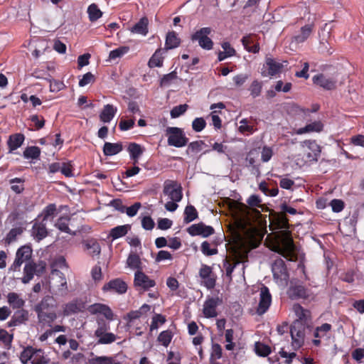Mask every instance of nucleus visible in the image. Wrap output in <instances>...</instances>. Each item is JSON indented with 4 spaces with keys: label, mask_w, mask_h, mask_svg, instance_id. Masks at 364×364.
<instances>
[{
    "label": "nucleus",
    "mask_w": 364,
    "mask_h": 364,
    "mask_svg": "<svg viewBox=\"0 0 364 364\" xmlns=\"http://www.w3.org/2000/svg\"><path fill=\"white\" fill-rule=\"evenodd\" d=\"M36 348L32 346H28L23 349L20 355V360L23 364H26L29 360H32Z\"/></svg>",
    "instance_id": "a18cd8bd"
},
{
    "label": "nucleus",
    "mask_w": 364,
    "mask_h": 364,
    "mask_svg": "<svg viewBox=\"0 0 364 364\" xmlns=\"http://www.w3.org/2000/svg\"><path fill=\"white\" fill-rule=\"evenodd\" d=\"M188 107V106L186 104L173 107L171 110V117L172 118H177L180 117L186 112Z\"/></svg>",
    "instance_id": "e2e57ef3"
},
{
    "label": "nucleus",
    "mask_w": 364,
    "mask_h": 364,
    "mask_svg": "<svg viewBox=\"0 0 364 364\" xmlns=\"http://www.w3.org/2000/svg\"><path fill=\"white\" fill-rule=\"evenodd\" d=\"M127 263L129 267L141 270V262L136 254H130L127 258Z\"/></svg>",
    "instance_id": "49530a36"
},
{
    "label": "nucleus",
    "mask_w": 364,
    "mask_h": 364,
    "mask_svg": "<svg viewBox=\"0 0 364 364\" xmlns=\"http://www.w3.org/2000/svg\"><path fill=\"white\" fill-rule=\"evenodd\" d=\"M90 364H121L119 362H114L112 357L96 356L89 360Z\"/></svg>",
    "instance_id": "3c124183"
},
{
    "label": "nucleus",
    "mask_w": 364,
    "mask_h": 364,
    "mask_svg": "<svg viewBox=\"0 0 364 364\" xmlns=\"http://www.w3.org/2000/svg\"><path fill=\"white\" fill-rule=\"evenodd\" d=\"M272 303V295L267 287L263 286L259 294V301L257 308V313L262 315L267 311Z\"/></svg>",
    "instance_id": "4468645a"
},
{
    "label": "nucleus",
    "mask_w": 364,
    "mask_h": 364,
    "mask_svg": "<svg viewBox=\"0 0 364 364\" xmlns=\"http://www.w3.org/2000/svg\"><path fill=\"white\" fill-rule=\"evenodd\" d=\"M85 250L92 257H99L101 253V247L98 241L95 238H88L82 242Z\"/></svg>",
    "instance_id": "393cba45"
},
{
    "label": "nucleus",
    "mask_w": 364,
    "mask_h": 364,
    "mask_svg": "<svg viewBox=\"0 0 364 364\" xmlns=\"http://www.w3.org/2000/svg\"><path fill=\"white\" fill-rule=\"evenodd\" d=\"M223 350L220 344L213 343L212 346V352L210 360H217L222 358Z\"/></svg>",
    "instance_id": "338daca9"
},
{
    "label": "nucleus",
    "mask_w": 364,
    "mask_h": 364,
    "mask_svg": "<svg viewBox=\"0 0 364 364\" xmlns=\"http://www.w3.org/2000/svg\"><path fill=\"white\" fill-rule=\"evenodd\" d=\"M145 148L136 142H130L127 146V151L129 154L130 159L133 161V164L139 163V160L144 154Z\"/></svg>",
    "instance_id": "b1692460"
},
{
    "label": "nucleus",
    "mask_w": 364,
    "mask_h": 364,
    "mask_svg": "<svg viewBox=\"0 0 364 364\" xmlns=\"http://www.w3.org/2000/svg\"><path fill=\"white\" fill-rule=\"evenodd\" d=\"M283 67L282 63L275 61L273 58H267L263 66L265 70H262L261 74L263 77L274 76L282 72Z\"/></svg>",
    "instance_id": "6ab92c4d"
},
{
    "label": "nucleus",
    "mask_w": 364,
    "mask_h": 364,
    "mask_svg": "<svg viewBox=\"0 0 364 364\" xmlns=\"http://www.w3.org/2000/svg\"><path fill=\"white\" fill-rule=\"evenodd\" d=\"M289 330L292 340V346L295 350L299 349L304 343L305 326L299 323L298 321H294Z\"/></svg>",
    "instance_id": "0eeeda50"
},
{
    "label": "nucleus",
    "mask_w": 364,
    "mask_h": 364,
    "mask_svg": "<svg viewBox=\"0 0 364 364\" xmlns=\"http://www.w3.org/2000/svg\"><path fill=\"white\" fill-rule=\"evenodd\" d=\"M135 124L134 119H122L119 123V128L121 131H127L134 127Z\"/></svg>",
    "instance_id": "774afa93"
},
{
    "label": "nucleus",
    "mask_w": 364,
    "mask_h": 364,
    "mask_svg": "<svg viewBox=\"0 0 364 364\" xmlns=\"http://www.w3.org/2000/svg\"><path fill=\"white\" fill-rule=\"evenodd\" d=\"M292 311L296 316V319L294 321H298L304 326L311 321V311L309 309H304L301 304H294L292 306Z\"/></svg>",
    "instance_id": "412c9836"
},
{
    "label": "nucleus",
    "mask_w": 364,
    "mask_h": 364,
    "mask_svg": "<svg viewBox=\"0 0 364 364\" xmlns=\"http://www.w3.org/2000/svg\"><path fill=\"white\" fill-rule=\"evenodd\" d=\"M70 217L67 215L59 217L55 222L54 226L60 231L66 232L71 235H75V232H73L69 228Z\"/></svg>",
    "instance_id": "c85d7f7f"
},
{
    "label": "nucleus",
    "mask_w": 364,
    "mask_h": 364,
    "mask_svg": "<svg viewBox=\"0 0 364 364\" xmlns=\"http://www.w3.org/2000/svg\"><path fill=\"white\" fill-rule=\"evenodd\" d=\"M323 129V124L321 122H314L296 130V134H303L309 132H319Z\"/></svg>",
    "instance_id": "c9c22d12"
},
{
    "label": "nucleus",
    "mask_w": 364,
    "mask_h": 364,
    "mask_svg": "<svg viewBox=\"0 0 364 364\" xmlns=\"http://www.w3.org/2000/svg\"><path fill=\"white\" fill-rule=\"evenodd\" d=\"M25 179L22 178H14L9 181V183L11 184V189L13 192L16 194H20L23 192Z\"/></svg>",
    "instance_id": "4c0bfd02"
},
{
    "label": "nucleus",
    "mask_w": 364,
    "mask_h": 364,
    "mask_svg": "<svg viewBox=\"0 0 364 364\" xmlns=\"http://www.w3.org/2000/svg\"><path fill=\"white\" fill-rule=\"evenodd\" d=\"M43 352L41 349H36L31 360L32 364H48V360L46 358Z\"/></svg>",
    "instance_id": "864d4df0"
},
{
    "label": "nucleus",
    "mask_w": 364,
    "mask_h": 364,
    "mask_svg": "<svg viewBox=\"0 0 364 364\" xmlns=\"http://www.w3.org/2000/svg\"><path fill=\"white\" fill-rule=\"evenodd\" d=\"M80 311L79 305L74 301L68 303L64 309L63 314L65 316H70L74 314H76Z\"/></svg>",
    "instance_id": "bf43d9fd"
},
{
    "label": "nucleus",
    "mask_w": 364,
    "mask_h": 364,
    "mask_svg": "<svg viewBox=\"0 0 364 364\" xmlns=\"http://www.w3.org/2000/svg\"><path fill=\"white\" fill-rule=\"evenodd\" d=\"M308 144V148L312 151V155L311 154H308L309 158L312 157V159L315 161L318 160V158L321 154V147L318 145L315 141H307L305 142Z\"/></svg>",
    "instance_id": "09e8293b"
},
{
    "label": "nucleus",
    "mask_w": 364,
    "mask_h": 364,
    "mask_svg": "<svg viewBox=\"0 0 364 364\" xmlns=\"http://www.w3.org/2000/svg\"><path fill=\"white\" fill-rule=\"evenodd\" d=\"M172 337L173 335L171 331L168 330L163 331L158 336V341L161 343L164 346L167 347L171 342Z\"/></svg>",
    "instance_id": "603ef678"
},
{
    "label": "nucleus",
    "mask_w": 364,
    "mask_h": 364,
    "mask_svg": "<svg viewBox=\"0 0 364 364\" xmlns=\"http://www.w3.org/2000/svg\"><path fill=\"white\" fill-rule=\"evenodd\" d=\"M213 29L210 27H203L196 31L191 36L193 41H198L199 46H213V42L209 36L211 34Z\"/></svg>",
    "instance_id": "dca6fc26"
},
{
    "label": "nucleus",
    "mask_w": 364,
    "mask_h": 364,
    "mask_svg": "<svg viewBox=\"0 0 364 364\" xmlns=\"http://www.w3.org/2000/svg\"><path fill=\"white\" fill-rule=\"evenodd\" d=\"M331 330L332 326L327 323H323L319 326H316L313 333L315 338L312 340V343L315 346H319L321 343V339L324 338H328Z\"/></svg>",
    "instance_id": "aec40b11"
},
{
    "label": "nucleus",
    "mask_w": 364,
    "mask_h": 364,
    "mask_svg": "<svg viewBox=\"0 0 364 364\" xmlns=\"http://www.w3.org/2000/svg\"><path fill=\"white\" fill-rule=\"evenodd\" d=\"M130 229V225H118L111 229L109 236L112 240H116L126 235Z\"/></svg>",
    "instance_id": "f704fd0d"
},
{
    "label": "nucleus",
    "mask_w": 364,
    "mask_h": 364,
    "mask_svg": "<svg viewBox=\"0 0 364 364\" xmlns=\"http://www.w3.org/2000/svg\"><path fill=\"white\" fill-rule=\"evenodd\" d=\"M204 146L205 144L202 140L192 141L188 145L186 151L188 154H198L203 150Z\"/></svg>",
    "instance_id": "8fccbe9b"
},
{
    "label": "nucleus",
    "mask_w": 364,
    "mask_h": 364,
    "mask_svg": "<svg viewBox=\"0 0 364 364\" xmlns=\"http://www.w3.org/2000/svg\"><path fill=\"white\" fill-rule=\"evenodd\" d=\"M312 81L314 84L319 85L327 90H331L336 88V81L326 77L323 74L316 75L313 77Z\"/></svg>",
    "instance_id": "bb28decb"
},
{
    "label": "nucleus",
    "mask_w": 364,
    "mask_h": 364,
    "mask_svg": "<svg viewBox=\"0 0 364 364\" xmlns=\"http://www.w3.org/2000/svg\"><path fill=\"white\" fill-rule=\"evenodd\" d=\"M314 29V23H308L301 26L291 37V43L299 44L304 43L311 35Z\"/></svg>",
    "instance_id": "f3484780"
},
{
    "label": "nucleus",
    "mask_w": 364,
    "mask_h": 364,
    "mask_svg": "<svg viewBox=\"0 0 364 364\" xmlns=\"http://www.w3.org/2000/svg\"><path fill=\"white\" fill-rule=\"evenodd\" d=\"M238 213L235 225L242 236L234 252V262L237 264L247 262L250 252L259 247L264 237L262 230L252 223L249 206L240 204Z\"/></svg>",
    "instance_id": "f257e3e1"
},
{
    "label": "nucleus",
    "mask_w": 364,
    "mask_h": 364,
    "mask_svg": "<svg viewBox=\"0 0 364 364\" xmlns=\"http://www.w3.org/2000/svg\"><path fill=\"white\" fill-rule=\"evenodd\" d=\"M41 155V149L38 146H32L26 148L23 156L27 159H38Z\"/></svg>",
    "instance_id": "ea45409f"
},
{
    "label": "nucleus",
    "mask_w": 364,
    "mask_h": 364,
    "mask_svg": "<svg viewBox=\"0 0 364 364\" xmlns=\"http://www.w3.org/2000/svg\"><path fill=\"white\" fill-rule=\"evenodd\" d=\"M199 276L208 289H213L215 287L217 277L211 267L203 264L199 269Z\"/></svg>",
    "instance_id": "1a4fd4ad"
},
{
    "label": "nucleus",
    "mask_w": 364,
    "mask_h": 364,
    "mask_svg": "<svg viewBox=\"0 0 364 364\" xmlns=\"http://www.w3.org/2000/svg\"><path fill=\"white\" fill-rule=\"evenodd\" d=\"M174 48L175 47H159L149 59L148 63L149 67L151 68L155 67H161L163 65V61L164 58V55L167 52L168 49H172Z\"/></svg>",
    "instance_id": "5701e85b"
},
{
    "label": "nucleus",
    "mask_w": 364,
    "mask_h": 364,
    "mask_svg": "<svg viewBox=\"0 0 364 364\" xmlns=\"http://www.w3.org/2000/svg\"><path fill=\"white\" fill-rule=\"evenodd\" d=\"M117 109L112 105H105L100 114V119L104 123H109L115 116Z\"/></svg>",
    "instance_id": "c756f323"
},
{
    "label": "nucleus",
    "mask_w": 364,
    "mask_h": 364,
    "mask_svg": "<svg viewBox=\"0 0 364 364\" xmlns=\"http://www.w3.org/2000/svg\"><path fill=\"white\" fill-rule=\"evenodd\" d=\"M32 235L38 242L46 238L48 235L46 222L41 220L35 223L32 227Z\"/></svg>",
    "instance_id": "a878e982"
},
{
    "label": "nucleus",
    "mask_w": 364,
    "mask_h": 364,
    "mask_svg": "<svg viewBox=\"0 0 364 364\" xmlns=\"http://www.w3.org/2000/svg\"><path fill=\"white\" fill-rule=\"evenodd\" d=\"M168 136V144L177 148L183 147L188 144V139L186 136L181 128L168 127L166 130Z\"/></svg>",
    "instance_id": "39448f33"
},
{
    "label": "nucleus",
    "mask_w": 364,
    "mask_h": 364,
    "mask_svg": "<svg viewBox=\"0 0 364 364\" xmlns=\"http://www.w3.org/2000/svg\"><path fill=\"white\" fill-rule=\"evenodd\" d=\"M255 350L257 355L262 357H266L271 353L270 347L259 341L255 343Z\"/></svg>",
    "instance_id": "37998d69"
},
{
    "label": "nucleus",
    "mask_w": 364,
    "mask_h": 364,
    "mask_svg": "<svg viewBox=\"0 0 364 364\" xmlns=\"http://www.w3.org/2000/svg\"><path fill=\"white\" fill-rule=\"evenodd\" d=\"M198 216V211L193 205H187L184 210V223H189Z\"/></svg>",
    "instance_id": "58836bf2"
},
{
    "label": "nucleus",
    "mask_w": 364,
    "mask_h": 364,
    "mask_svg": "<svg viewBox=\"0 0 364 364\" xmlns=\"http://www.w3.org/2000/svg\"><path fill=\"white\" fill-rule=\"evenodd\" d=\"M38 323L43 326L52 327L57 318L55 301L53 296H46L35 306Z\"/></svg>",
    "instance_id": "7ed1b4c3"
},
{
    "label": "nucleus",
    "mask_w": 364,
    "mask_h": 364,
    "mask_svg": "<svg viewBox=\"0 0 364 364\" xmlns=\"http://www.w3.org/2000/svg\"><path fill=\"white\" fill-rule=\"evenodd\" d=\"M28 320V311L24 309L16 311L8 322L9 327L16 326Z\"/></svg>",
    "instance_id": "7c9ffc66"
},
{
    "label": "nucleus",
    "mask_w": 364,
    "mask_h": 364,
    "mask_svg": "<svg viewBox=\"0 0 364 364\" xmlns=\"http://www.w3.org/2000/svg\"><path fill=\"white\" fill-rule=\"evenodd\" d=\"M287 295L291 300L314 299V294L311 289L306 288L301 281H291L287 289Z\"/></svg>",
    "instance_id": "20e7f679"
},
{
    "label": "nucleus",
    "mask_w": 364,
    "mask_h": 364,
    "mask_svg": "<svg viewBox=\"0 0 364 364\" xmlns=\"http://www.w3.org/2000/svg\"><path fill=\"white\" fill-rule=\"evenodd\" d=\"M148 18L146 17H142L130 28V31L133 33L146 36L148 33Z\"/></svg>",
    "instance_id": "72a5a7b5"
},
{
    "label": "nucleus",
    "mask_w": 364,
    "mask_h": 364,
    "mask_svg": "<svg viewBox=\"0 0 364 364\" xmlns=\"http://www.w3.org/2000/svg\"><path fill=\"white\" fill-rule=\"evenodd\" d=\"M58 213L56 205L55 203H50L46 206L41 213L43 216L42 220L46 221L50 217L53 218Z\"/></svg>",
    "instance_id": "79ce46f5"
},
{
    "label": "nucleus",
    "mask_w": 364,
    "mask_h": 364,
    "mask_svg": "<svg viewBox=\"0 0 364 364\" xmlns=\"http://www.w3.org/2000/svg\"><path fill=\"white\" fill-rule=\"evenodd\" d=\"M98 338V344H109L114 342L117 339V336L113 333L106 332L95 336Z\"/></svg>",
    "instance_id": "c03bdc74"
},
{
    "label": "nucleus",
    "mask_w": 364,
    "mask_h": 364,
    "mask_svg": "<svg viewBox=\"0 0 364 364\" xmlns=\"http://www.w3.org/2000/svg\"><path fill=\"white\" fill-rule=\"evenodd\" d=\"M262 89V83L257 80H254L250 86L249 90L253 98L260 95Z\"/></svg>",
    "instance_id": "5fc2aeb1"
},
{
    "label": "nucleus",
    "mask_w": 364,
    "mask_h": 364,
    "mask_svg": "<svg viewBox=\"0 0 364 364\" xmlns=\"http://www.w3.org/2000/svg\"><path fill=\"white\" fill-rule=\"evenodd\" d=\"M45 269V267L42 266L40 269H37V264L33 262H28L26 264L23 268V277L21 278V282L23 284L28 283L33 278L36 273H42Z\"/></svg>",
    "instance_id": "4be33fe9"
},
{
    "label": "nucleus",
    "mask_w": 364,
    "mask_h": 364,
    "mask_svg": "<svg viewBox=\"0 0 364 364\" xmlns=\"http://www.w3.org/2000/svg\"><path fill=\"white\" fill-rule=\"evenodd\" d=\"M128 286L127 283L119 278L114 279L106 283L102 288L104 292L111 291L123 294L127 292Z\"/></svg>",
    "instance_id": "2eb2a0df"
},
{
    "label": "nucleus",
    "mask_w": 364,
    "mask_h": 364,
    "mask_svg": "<svg viewBox=\"0 0 364 364\" xmlns=\"http://www.w3.org/2000/svg\"><path fill=\"white\" fill-rule=\"evenodd\" d=\"M129 47H118L117 48L112 50L109 55V60H115L121 58L129 51Z\"/></svg>",
    "instance_id": "4d7b16f0"
},
{
    "label": "nucleus",
    "mask_w": 364,
    "mask_h": 364,
    "mask_svg": "<svg viewBox=\"0 0 364 364\" xmlns=\"http://www.w3.org/2000/svg\"><path fill=\"white\" fill-rule=\"evenodd\" d=\"M163 193L171 200L181 201L183 198L181 183L174 180H166L164 183Z\"/></svg>",
    "instance_id": "423d86ee"
},
{
    "label": "nucleus",
    "mask_w": 364,
    "mask_h": 364,
    "mask_svg": "<svg viewBox=\"0 0 364 364\" xmlns=\"http://www.w3.org/2000/svg\"><path fill=\"white\" fill-rule=\"evenodd\" d=\"M7 302L14 309H22L25 305V301L16 292H10L8 294Z\"/></svg>",
    "instance_id": "473e14b6"
},
{
    "label": "nucleus",
    "mask_w": 364,
    "mask_h": 364,
    "mask_svg": "<svg viewBox=\"0 0 364 364\" xmlns=\"http://www.w3.org/2000/svg\"><path fill=\"white\" fill-rule=\"evenodd\" d=\"M205 126L206 122L203 117H197L192 122V129L196 132L203 130Z\"/></svg>",
    "instance_id": "0e129e2a"
},
{
    "label": "nucleus",
    "mask_w": 364,
    "mask_h": 364,
    "mask_svg": "<svg viewBox=\"0 0 364 364\" xmlns=\"http://www.w3.org/2000/svg\"><path fill=\"white\" fill-rule=\"evenodd\" d=\"M23 232V228L21 227H17L12 228L6 235L5 238L4 239V243L6 245H10L11 243L15 242L18 237V236L21 235Z\"/></svg>",
    "instance_id": "e433bc0d"
},
{
    "label": "nucleus",
    "mask_w": 364,
    "mask_h": 364,
    "mask_svg": "<svg viewBox=\"0 0 364 364\" xmlns=\"http://www.w3.org/2000/svg\"><path fill=\"white\" fill-rule=\"evenodd\" d=\"M123 150L122 142L111 143L105 142L103 146V154L105 156H110L120 153Z\"/></svg>",
    "instance_id": "2f4dec72"
},
{
    "label": "nucleus",
    "mask_w": 364,
    "mask_h": 364,
    "mask_svg": "<svg viewBox=\"0 0 364 364\" xmlns=\"http://www.w3.org/2000/svg\"><path fill=\"white\" fill-rule=\"evenodd\" d=\"M166 321V319L164 316L156 314L153 317L151 320V323L150 325V331H153L154 330H156L159 328V324L162 325Z\"/></svg>",
    "instance_id": "6e6d98bb"
},
{
    "label": "nucleus",
    "mask_w": 364,
    "mask_h": 364,
    "mask_svg": "<svg viewBox=\"0 0 364 364\" xmlns=\"http://www.w3.org/2000/svg\"><path fill=\"white\" fill-rule=\"evenodd\" d=\"M270 220V228L272 230H279L274 234L269 246L270 249L289 261H296V247L291 232L288 230L289 223L286 214L282 212L275 213Z\"/></svg>",
    "instance_id": "f03ea898"
},
{
    "label": "nucleus",
    "mask_w": 364,
    "mask_h": 364,
    "mask_svg": "<svg viewBox=\"0 0 364 364\" xmlns=\"http://www.w3.org/2000/svg\"><path fill=\"white\" fill-rule=\"evenodd\" d=\"M187 232L191 236L200 235L203 237H208L214 234L215 230L212 226L206 225L200 222L197 224H193L187 228Z\"/></svg>",
    "instance_id": "ddd939ff"
},
{
    "label": "nucleus",
    "mask_w": 364,
    "mask_h": 364,
    "mask_svg": "<svg viewBox=\"0 0 364 364\" xmlns=\"http://www.w3.org/2000/svg\"><path fill=\"white\" fill-rule=\"evenodd\" d=\"M150 310L151 306L144 304L138 310L129 311L124 316V319L127 321V326L128 327L135 326L136 321L146 317Z\"/></svg>",
    "instance_id": "9d476101"
},
{
    "label": "nucleus",
    "mask_w": 364,
    "mask_h": 364,
    "mask_svg": "<svg viewBox=\"0 0 364 364\" xmlns=\"http://www.w3.org/2000/svg\"><path fill=\"white\" fill-rule=\"evenodd\" d=\"M73 166L71 161L61 163L60 172L66 177H72L74 176L73 173Z\"/></svg>",
    "instance_id": "69168bd1"
},
{
    "label": "nucleus",
    "mask_w": 364,
    "mask_h": 364,
    "mask_svg": "<svg viewBox=\"0 0 364 364\" xmlns=\"http://www.w3.org/2000/svg\"><path fill=\"white\" fill-rule=\"evenodd\" d=\"M223 301L218 296L208 297L203 304V313L205 318H215L218 316L217 307Z\"/></svg>",
    "instance_id": "f8f14e48"
},
{
    "label": "nucleus",
    "mask_w": 364,
    "mask_h": 364,
    "mask_svg": "<svg viewBox=\"0 0 364 364\" xmlns=\"http://www.w3.org/2000/svg\"><path fill=\"white\" fill-rule=\"evenodd\" d=\"M272 270L274 279L277 282H287L289 279V274L285 262L282 259H277L272 266Z\"/></svg>",
    "instance_id": "9b49d317"
},
{
    "label": "nucleus",
    "mask_w": 364,
    "mask_h": 364,
    "mask_svg": "<svg viewBox=\"0 0 364 364\" xmlns=\"http://www.w3.org/2000/svg\"><path fill=\"white\" fill-rule=\"evenodd\" d=\"M100 262L97 264L95 265L91 269V277L95 283H99L102 281L103 278L102 268L99 265Z\"/></svg>",
    "instance_id": "052dcab7"
},
{
    "label": "nucleus",
    "mask_w": 364,
    "mask_h": 364,
    "mask_svg": "<svg viewBox=\"0 0 364 364\" xmlns=\"http://www.w3.org/2000/svg\"><path fill=\"white\" fill-rule=\"evenodd\" d=\"M181 40L175 31H170L166 34L165 46H179Z\"/></svg>",
    "instance_id": "13d9d810"
},
{
    "label": "nucleus",
    "mask_w": 364,
    "mask_h": 364,
    "mask_svg": "<svg viewBox=\"0 0 364 364\" xmlns=\"http://www.w3.org/2000/svg\"><path fill=\"white\" fill-rule=\"evenodd\" d=\"M200 250L203 254L206 256H211L218 253V249L216 247L210 248V245L208 241L202 242Z\"/></svg>",
    "instance_id": "680f3d73"
},
{
    "label": "nucleus",
    "mask_w": 364,
    "mask_h": 364,
    "mask_svg": "<svg viewBox=\"0 0 364 364\" xmlns=\"http://www.w3.org/2000/svg\"><path fill=\"white\" fill-rule=\"evenodd\" d=\"M134 284L136 287H139L144 291L149 290L156 285L155 281L150 279L141 270H137L135 272Z\"/></svg>",
    "instance_id": "a211bd4d"
},
{
    "label": "nucleus",
    "mask_w": 364,
    "mask_h": 364,
    "mask_svg": "<svg viewBox=\"0 0 364 364\" xmlns=\"http://www.w3.org/2000/svg\"><path fill=\"white\" fill-rule=\"evenodd\" d=\"M97 328L95 331V336L102 335V333L107 332L110 328L109 323L103 318L97 319Z\"/></svg>",
    "instance_id": "de8ad7c7"
},
{
    "label": "nucleus",
    "mask_w": 364,
    "mask_h": 364,
    "mask_svg": "<svg viewBox=\"0 0 364 364\" xmlns=\"http://www.w3.org/2000/svg\"><path fill=\"white\" fill-rule=\"evenodd\" d=\"M25 136L21 133L11 134L7 141L9 153H12L19 148L23 144Z\"/></svg>",
    "instance_id": "cd10ccee"
},
{
    "label": "nucleus",
    "mask_w": 364,
    "mask_h": 364,
    "mask_svg": "<svg viewBox=\"0 0 364 364\" xmlns=\"http://www.w3.org/2000/svg\"><path fill=\"white\" fill-rule=\"evenodd\" d=\"M32 250L29 246H22L18 249L14 263L10 267L13 272L20 271V267L23 262L29 261L31 258Z\"/></svg>",
    "instance_id": "6e6552de"
},
{
    "label": "nucleus",
    "mask_w": 364,
    "mask_h": 364,
    "mask_svg": "<svg viewBox=\"0 0 364 364\" xmlns=\"http://www.w3.org/2000/svg\"><path fill=\"white\" fill-rule=\"evenodd\" d=\"M87 13L89 19L92 22L97 21L102 16V12L95 4H92L88 6Z\"/></svg>",
    "instance_id": "a19ab883"
}]
</instances>
